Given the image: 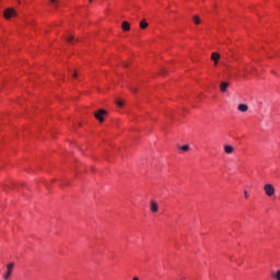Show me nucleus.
<instances>
[{
  "instance_id": "obj_17",
  "label": "nucleus",
  "mask_w": 280,
  "mask_h": 280,
  "mask_svg": "<svg viewBox=\"0 0 280 280\" xmlns=\"http://www.w3.org/2000/svg\"><path fill=\"white\" fill-rule=\"evenodd\" d=\"M116 104L121 108V106H124V101H116Z\"/></svg>"
},
{
  "instance_id": "obj_19",
  "label": "nucleus",
  "mask_w": 280,
  "mask_h": 280,
  "mask_svg": "<svg viewBox=\"0 0 280 280\" xmlns=\"http://www.w3.org/2000/svg\"><path fill=\"white\" fill-rule=\"evenodd\" d=\"M245 198H248V191L245 190Z\"/></svg>"
},
{
  "instance_id": "obj_18",
  "label": "nucleus",
  "mask_w": 280,
  "mask_h": 280,
  "mask_svg": "<svg viewBox=\"0 0 280 280\" xmlns=\"http://www.w3.org/2000/svg\"><path fill=\"white\" fill-rule=\"evenodd\" d=\"M72 75L73 78H78V72H74Z\"/></svg>"
},
{
  "instance_id": "obj_15",
  "label": "nucleus",
  "mask_w": 280,
  "mask_h": 280,
  "mask_svg": "<svg viewBox=\"0 0 280 280\" xmlns=\"http://www.w3.org/2000/svg\"><path fill=\"white\" fill-rule=\"evenodd\" d=\"M275 279L280 280V269L276 271Z\"/></svg>"
},
{
  "instance_id": "obj_6",
  "label": "nucleus",
  "mask_w": 280,
  "mask_h": 280,
  "mask_svg": "<svg viewBox=\"0 0 280 280\" xmlns=\"http://www.w3.org/2000/svg\"><path fill=\"white\" fill-rule=\"evenodd\" d=\"M223 150H224L225 154H233V152H235V149L231 144H225L223 147Z\"/></svg>"
},
{
  "instance_id": "obj_1",
  "label": "nucleus",
  "mask_w": 280,
  "mask_h": 280,
  "mask_svg": "<svg viewBox=\"0 0 280 280\" xmlns=\"http://www.w3.org/2000/svg\"><path fill=\"white\" fill-rule=\"evenodd\" d=\"M108 115V112H106L105 109H98L96 113H94V117L101 122L103 124L104 121V116Z\"/></svg>"
},
{
  "instance_id": "obj_8",
  "label": "nucleus",
  "mask_w": 280,
  "mask_h": 280,
  "mask_svg": "<svg viewBox=\"0 0 280 280\" xmlns=\"http://www.w3.org/2000/svg\"><path fill=\"white\" fill-rule=\"evenodd\" d=\"M229 86H230L229 82H221L220 84L221 93H226V89H229Z\"/></svg>"
},
{
  "instance_id": "obj_5",
  "label": "nucleus",
  "mask_w": 280,
  "mask_h": 280,
  "mask_svg": "<svg viewBox=\"0 0 280 280\" xmlns=\"http://www.w3.org/2000/svg\"><path fill=\"white\" fill-rule=\"evenodd\" d=\"M150 209L152 213H156L159 211V203L154 200L150 201Z\"/></svg>"
},
{
  "instance_id": "obj_4",
  "label": "nucleus",
  "mask_w": 280,
  "mask_h": 280,
  "mask_svg": "<svg viewBox=\"0 0 280 280\" xmlns=\"http://www.w3.org/2000/svg\"><path fill=\"white\" fill-rule=\"evenodd\" d=\"M3 16L7 20L12 19V16H16V11L14 9H7L4 10Z\"/></svg>"
},
{
  "instance_id": "obj_10",
  "label": "nucleus",
  "mask_w": 280,
  "mask_h": 280,
  "mask_svg": "<svg viewBox=\"0 0 280 280\" xmlns=\"http://www.w3.org/2000/svg\"><path fill=\"white\" fill-rule=\"evenodd\" d=\"M237 109L241 112V113H246L248 110V105L246 104H240Z\"/></svg>"
},
{
  "instance_id": "obj_22",
  "label": "nucleus",
  "mask_w": 280,
  "mask_h": 280,
  "mask_svg": "<svg viewBox=\"0 0 280 280\" xmlns=\"http://www.w3.org/2000/svg\"><path fill=\"white\" fill-rule=\"evenodd\" d=\"M90 3H93V0H89Z\"/></svg>"
},
{
  "instance_id": "obj_9",
  "label": "nucleus",
  "mask_w": 280,
  "mask_h": 280,
  "mask_svg": "<svg viewBox=\"0 0 280 280\" xmlns=\"http://www.w3.org/2000/svg\"><path fill=\"white\" fill-rule=\"evenodd\" d=\"M121 30L124 32H130V24L127 21H124L121 24Z\"/></svg>"
},
{
  "instance_id": "obj_13",
  "label": "nucleus",
  "mask_w": 280,
  "mask_h": 280,
  "mask_svg": "<svg viewBox=\"0 0 280 280\" xmlns=\"http://www.w3.org/2000/svg\"><path fill=\"white\" fill-rule=\"evenodd\" d=\"M194 23H195V25H200V18L199 16H197V15H195L194 18Z\"/></svg>"
},
{
  "instance_id": "obj_20",
  "label": "nucleus",
  "mask_w": 280,
  "mask_h": 280,
  "mask_svg": "<svg viewBox=\"0 0 280 280\" xmlns=\"http://www.w3.org/2000/svg\"><path fill=\"white\" fill-rule=\"evenodd\" d=\"M131 91H132L133 93H137V89H135V88H132Z\"/></svg>"
},
{
  "instance_id": "obj_3",
  "label": "nucleus",
  "mask_w": 280,
  "mask_h": 280,
  "mask_svg": "<svg viewBox=\"0 0 280 280\" xmlns=\"http://www.w3.org/2000/svg\"><path fill=\"white\" fill-rule=\"evenodd\" d=\"M12 270H14V262H10L7 265V272L3 276L4 280L10 279V277H12Z\"/></svg>"
},
{
  "instance_id": "obj_14",
  "label": "nucleus",
  "mask_w": 280,
  "mask_h": 280,
  "mask_svg": "<svg viewBox=\"0 0 280 280\" xmlns=\"http://www.w3.org/2000/svg\"><path fill=\"white\" fill-rule=\"evenodd\" d=\"M180 150H183V152L189 151V144H185V145L180 147Z\"/></svg>"
},
{
  "instance_id": "obj_23",
  "label": "nucleus",
  "mask_w": 280,
  "mask_h": 280,
  "mask_svg": "<svg viewBox=\"0 0 280 280\" xmlns=\"http://www.w3.org/2000/svg\"><path fill=\"white\" fill-rule=\"evenodd\" d=\"M124 67H128V63H125Z\"/></svg>"
},
{
  "instance_id": "obj_12",
  "label": "nucleus",
  "mask_w": 280,
  "mask_h": 280,
  "mask_svg": "<svg viewBox=\"0 0 280 280\" xmlns=\"http://www.w3.org/2000/svg\"><path fill=\"white\" fill-rule=\"evenodd\" d=\"M67 43H70L71 45H73V40H75V37H73V35H70L68 37H66Z\"/></svg>"
},
{
  "instance_id": "obj_21",
  "label": "nucleus",
  "mask_w": 280,
  "mask_h": 280,
  "mask_svg": "<svg viewBox=\"0 0 280 280\" xmlns=\"http://www.w3.org/2000/svg\"><path fill=\"white\" fill-rule=\"evenodd\" d=\"M132 280H139V278L138 277H133V279Z\"/></svg>"
},
{
  "instance_id": "obj_2",
  "label": "nucleus",
  "mask_w": 280,
  "mask_h": 280,
  "mask_svg": "<svg viewBox=\"0 0 280 280\" xmlns=\"http://www.w3.org/2000/svg\"><path fill=\"white\" fill-rule=\"evenodd\" d=\"M264 191L266 194V196L272 197L275 195V186H272V184H266L264 186Z\"/></svg>"
},
{
  "instance_id": "obj_16",
  "label": "nucleus",
  "mask_w": 280,
  "mask_h": 280,
  "mask_svg": "<svg viewBox=\"0 0 280 280\" xmlns=\"http://www.w3.org/2000/svg\"><path fill=\"white\" fill-rule=\"evenodd\" d=\"M50 2L52 3L54 8H58V0H50Z\"/></svg>"
},
{
  "instance_id": "obj_7",
  "label": "nucleus",
  "mask_w": 280,
  "mask_h": 280,
  "mask_svg": "<svg viewBox=\"0 0 280 280\" xmlns=\"http://www.w3.org/2000/svg\"><path fill=\"white\" fill-rule=\"evenodd\" d=\"M211 60H213L214 67H218V61L220 60V54L219 52H212L211 54Z\"/></svg>"
},
{
  "instance_id": "obj_11",
  "label": "nucleus",
  "mask_w": 280,
  "mask_h": 280,
  "mask_svg": "<svg viewBox=\"0 0 280 280\" xmlns=\"http://www.w3.org/2000/svg\"><path fill=\"white\" fill-rule=\"evenodd\" d=\"M145 27H148V22H145V20H142L140 22V30H145Z\"/></svg>"
}]
</instances>
